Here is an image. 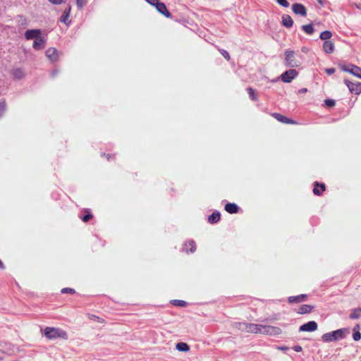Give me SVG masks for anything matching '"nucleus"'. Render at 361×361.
<instances>
[{"label": "nucleus", "instance_id": "obj_1", "mask_svg": "<svg viewBox=\"0 0 361 361\" xmlns=\"http://www.w3.org/2000/svg\"><path fill=\"white\" fill-rule=\"evenodd\" d=\"M43 335L49 340H54L57 338H61L63 340L68 339V334L66 331L56 327H46L44 329Z\"/></svg>", "mask_w": 361, "mask_h": 361}, {"label": "nucleus", "instance_id": "obj_2", "mask_svg": "<svg viewBox=\"0 0 361 361\" xmlns=\"http://www.w3.org/2000/svg\"><path fill=\"white\" fill-rule=\"evenodd\" d=\"M348 333V329H340L331 332L326 333L322 335V340L324 342L329 343L343 339Z\"/></svg>", "mask_w": 361, "mask_h": 361}, {"label": "nucleus", "instance_id": "obj_3", "mask_svg": "<svg viewBox=\"0 0 361 361\" xmlns=\"http://www.w3.org/2000/svg\"><path fill=\"white\" fill-rule=\"evenodd\" d=\"M233 326L238 330L250 334H259V324L247 322H235Z\"/></svg>", "mask_w": 361, "mask_h": 361}, {"label": "nucleus", "instance_id": "obj_4", "mask_svg": "<svg viewBox=\"0 0 361 361\" xmlns=\"http://www.w3.org/2000/svg\"><path fill=\"white\" fill-rule=\"evenodd\" d=\"M259 334L271 336L279 335L281 333V330L279 327L262 324H259Z\"/></svg>", "mask_w": 361, "mask_h": 361}, {"label": "nucleus", "instance_id": "obj_5", "mask_svg": "<svg viewBox=\"0 0 361 361\" xmlns=\"http://www.w3.org/2000/svg\"><path fill=\"white\" fill-rule=\"evenodd\" d=\"M339 66L343 71L350 73L352 75L361 79V68L360 67L353 64H349L348 66L340 65Z\"/></svg>", "mask_w": 361, "mask_h": 361}, {"label": "nucleus", "instance_id": "obj_6", "mask_svg": "<svg viewBox=\"0 0 361 361\" xmlns=\"http://www.w3.org/2000/svg\"><path fill=\"white\" fill-rule=\"evenodd\" d=\"M285 65L288 67H298L299 63L294 59V51L292 50H286L285 51Z\"/></svg>", "mask_w": 361, "mask_h": 361}, {"label": "nucleus", "instance_id": "obj_7", "mask_svg": "<svg viewBox=\"0 0 361 361\" xmlns=\"http://www.w3.org/2000/svg\"><path fill=\"white\" fill-rule=\"evenodd\" d=\"M298 75V72L295 69H289L281 75V78L284 82H290Z\"/></svg>", "mask_w": 361, "mask_h": 361}, {"label": "nucleus", "instance_id": "obj_8", "mask_svg": "<svg viewBox=\"0 0 361 361\" xmlns=\"http://www.w3.org/2000/svg\"><path fill=\"white\" fill-rule=\"evenodd\" d=\"M344 82L351 93H354L355 94L361 93V82L353 83L347 79H345Z\"/></svg>", "mask_w": 361, "mask_h": 361}, {"label": "nucleus", "instance_id": "obj_9", "mask_svg": "<svg viewBox=\"0 0 361 361\" xmlns=\"http://www.w3.org/2000/svg\"><path fill=\"white\" fill-rule=\"evenodd\" d=\"M317 327L318 326L316 322L310 321L300 326L299 331L312 332L316 331L317 329Z\"/></svg>", "mask_w": 361, "mask_h": 361}, {"label": "nucleus", "instance_id": "obj_10", "mask_svg": "<svg viewBox=\"0 0 361 361\" xmlns=\"http://www.w3.org/2000/svg\"><path fill=\"white\" fill-rule=\"evenodd\" d=\"M292 9L295 14L300 15L303 17L307 16V9L302 4L296 3L293 4Z\"/></svg>", "mask_w": 361, "mask_h": 361}, {"label": "nucleus", "instance_id": "obj_11", "mask_svg": "<svg viewBox=\"0 0 361 361\" xmlns=\"http://www.w3.org/2000/svg\"><path fill=\"white\" fill-rule=\"evenodd\" d=\"M42 35V31L39 29L28 30L25 32V38L27 40L35 39Z\"/></svg>", "mask_w": 361, "mask_h": 361}, {"label": "nucleus", "instance_id": "obj_12", "mask_svg": "<svg viewBox=\"0 0 361 361\" xmlns=\"http://www.w3.org/2000/svg\"><path fill=\"white\" fill-rule=\"evenodd\" d=\"M152 5L155 6L157 10L165 17L171 18V13L167 10V8L164 3L159 2V0H157V3H154V4Z\"/></svg>", "mask_w": 361, "mask_h": 361}, {"label": "nucleus", "instance_id": "obj_13", "mask_svg": "<svg viewBox=\"0 0 361 361\" xmlns=\"http://www.w3.org/2000/svg\"><path fill=\"white\" fill-rule=\"evenodd\" d=\"M46 56L52 62H55L58 60L59 54L56 49L50 47L46 51Z\"/></svg>", "mask_w": 361, "mask_h": 361}, {"label": "nucleus", "instance_id": "obj_14", "mask_svg": "<svg viewBox=\"0 0 361 361\" xmlns=\"http://www.w3.org/2000/svg\"><path fill=\"white\" fill-rule=\"evenodd\" d=\"M46 44V39L42 35L35 39L32 44V47L35 50H40L44 48Z\"/></svg>", "mask_w": 361, "mask_h": 361}, {"label": "nucleus", "instance_id": "obj_15", "mask_svg": "<svg viewBox=\"0 0 361 361\" xmlns=\"http://www.w3.org/2000/svg\"><path fill=\"white\" fill-rule=\"evenodd\" d=\"M182 249L183 252H188L190 251V252L193 253L196 250L195 242L192 240L186 241Z\"/></svg>", "mask_w": 361, "mask_h": 361}, {"label": "nucleus", "instance_id": "obj_16", "mask_svg": "<svg viewBox=\"0 0 361 361\" xmlns=\"http://www.w3.org/2000/svg\"><path fill=\"white\" fill-rule=\"evenodd\" d=\"M307 298L306 294H301L296 296H290L288 298V302L290 304L293 303H300L303 301H305Z\"/></svg>", "mask_w": 361, "mask_h": 361}, {"label": "nucleus", "instance_id": "obj_17", "mask_svg": "<svg viewBox=\"0 0 361 361\" xmlns=\"http://www.w3.org/2000/svg\"><path fill=\"white\" fill-rule=\"evenodd\" d=\"M71 11V6H68V7L63 11V13L60 18V21L61 23L66 24V25L70 24L71 22L68 21V18L70 16Z\"/></svg>", "mask_w": 361, "mask_h": 361}, {"label": "nucleus", "instance_id": "obj_18", "mask_svg": "<svg viewBox=\"0 0 361 361\" xmlns=\"http://www.w3.org/2000/svg\"><path fill=\"white\" fill-rule=\"evenodd\" d=\"M314 306L310 305H302L299 307L297 312L300 314L310 313L314 310Z\"/></svg>", "mask_w": 361, "mask_h": 361}, {"label": "nucleus", "instance_id": "obj_19", "mask_svg": "<svg viewBox=\"0 0 361 361\" xmlns=\"http://www.w3.org/2000/svg\"><path fill=\"white\" fill-rule=\"evenodd\" d=\"M225 210L229 214H236L238 212L239 207L235 203H228L225 205Z\"/></svg>", "mask_w": 361, "mask_h": 361}, {"label": "nucleus", "instance_id": "obj_20", "mask_svg": "<svg viewBox=\"0 0 361 361\" xmlns=\"http://www.w3.org/2000/svg\"><path fill=\"white\" fill-rule=\"evenodd\" d=\"M324 190L325 185L324 183L319 184L318 182H314L313 192L315 195H321Z\"/></svg>", "mask_w": 361, "mask_h": 361}, {"label": "nucleus", "instance_id": "obj_21", "mask_svg": "<svg viewBox=\"0 0 361 361\" xmlns=\"http://www.w3.org/2000/svg\"><path fill=\"white\" fill-rule=\"evenodd\" d=\"M323 49L326 54H331L334 51V44L331 41H325L323 44Z\"/></svg>", "mask_w": 361, "mask_h": 361}, {"label": "nucleus", "instance_id": "obj_22", "mask_svg": "<svg viewBox=\"0 0 361 361\" xmlns=\"http://www.w3.org/2000/svg\"><path fill=\"white\" fill-rule=\"evenodd\" d=\"M272 116L279 121L283 123H294V122L288 118L287 117L277 113H274L272 114Z\"/></svg>", "mask_w": 361, "mask_h": 361}, {"label": "nucleus", "instance_id": "obj_23", "mask_svg": "<svg viewBox=\"0 0 361 361\" xmlns=\"http://www.w3.org/2000/svg\"><path fill=\"white\" fill-rule=\"evenodd\" d=\"M282 24L286 27H291L293 25V20L289 15H284L282 17Z\"/></svg>", "mask_w": 361, "mask_h": 361}, {"label": "nucleus", "instance_id": "obj_24", "mask_svg": "<svg viewBox=\"0 0 361 361\" xmlns=\"http://www.w3.org/2000/svg\"><path fill=\"white\" fill-rule=\"evenodd\" d=\"M221 214L219 212H214L208 216V221L210 224H215L220 219Z\"/></svg>", "mask_w": 361, "mask_h": 361}, {"label": "nucleus", "instance_id": "obj_25", "mask_svg": "<svg viewBox=\"0 0 361 361\" xmlns=\"http://www.w3.org/2000/svg\"><path fill=\"white\" fill-rule=\"evenodd\" d=\"M176 348L180 352H188L190 350L189 345L185 343H178L176 345Z\"/></svg>", "mask_w": 361, "mask_h": 361}, {"label": "nucleus", "instance_id": "obj_26", "mask_svg": "<svg viewBox=\"0 0 361 361\" xmlns=\"http://www.w3.org/2000/svg\"><path fill=\"white\" fill-rule=\"evenodd\" d=\"M359 330H360V326L359 325H356L353 328V340L355 341H358L361 338V334H360Z\"/></svg>", "mask_w": 361, "mask_h": 361}, {"label": "nucleus", "instance_id": "obj_27", "mask_svg": "<svg viewBox=\"0 0 361 361\" xmlns=\"http://www.w3.org/2000/svg\"><path fill=\"white\" fill-rule=\"evenodd\" d=\"M360 317H361V307H357L353 310L350 315V318L351 319H357Z\"/></svg>", "mask_w": 361, "mask_h": 361}, {"label": "nucleus", "instance_id": "obj_28", "mask_svg": "<svg viewBox=\"0 0 361 361\" xmlns=\"http://www.w3.org/2000/svg\"><path fill=\"white\" fill-rule=\"evenodd\" d=\"M12 75L16 79H20L23 77V71L20 68H16L12 71Z\"/></svg>", "mask_w": 361, "mask_h": 361}, {"label": "nucleus", "instance_id": "obj_29", "mask_svg": "<svg viewBox=\"0 0 361 361\" xmlns=\"http://www.w3.org/2000/svg\"><path fill=\"white\" fill-rule=\"evenodd\" d=\"M302 29L308 35H312L314 32V29L312 24L302 25Z\"/></svg>", "mask_w": 361, "mask_h": 361}, {"label": "nucleus", "instance_id": "obj_30", "mask_svg": "<svg viewBox=\"0 0 361 361\" xmlns=\"http://www.w3.org/2000/svg\"><path fill=\"white\" fill-rule=\"evenodd\" d=\"M247 93H248V94L250 96V98L252 100H253V101L257 100V94L255 93V90L252 87H248L247 89Z\"/></svg>", "mask_w": 361, "mask_h": 361}, {"label": "nucleus", "instance_id": "obj_31", "mask_svg": "<svg viewBox=\"0 0 361 361\" xmlns=\"http://www.w3.org/2000/svg\"><path fill=\"white\" fill-rule=\"evenodd\" d=\"M332 36V34L330 31L326 30L322 32L320 34V38L323 40L328 41L327 39H330Z\"/></svg>", "mask_w": 361, "mask_h": 361}, {"label": "nucleus", "instance_id": "obj_32", "mask_svg": "<svg viewBox=\"0 0 361 361\" xmlns=\"http://www.w3.org/2000/svg\"><path fill=\"white\" fill-rule=\"evenodd\" d=\"M6 103L4 99L0 100V118L3 116L4 113L6 111Z\"/></svg>", "mask_w": 361, "mask_h": 361}, {"label": "nucleus", "instance_id": "obj_33", "mask_svg": "<svg viewBox=\"0 0 361 361\" xmlns=\"http://www.w3.org/2000/svg\"><path fill=\"white\" fill-rule=\"evenodd\" d=\"M324 104L328 107H333L335 105L336 102L335 100L332 99H326L324 100Z\"/></svg>", "mask_w": 361, "mask_h": 361}, {"label": "nucleus", "instance_id": "obj_34", "mask_svg": "<svg viewBox=\"0 0 361 361\" xmlns=\"http://www.w3.org/2000/svg\"><path fill=\"white\" fill-rule=\"evenodd\" d=\"M172 303L180 307H184L186 305V302L180 300H173Z\"/></svg>", "mask_w": 361, "mask_h": 361}, {"label": "nucleus", "instance_id": "obj_35", "mask_svg": "<svg viewBox=\"0 0 361 361\" xmlns=\"http://www.w3.org/2000/svg\"><path fill=\"white\" fill-rule=\"evenodd\" d=\"M276 2L284 8L289 7L290 4L286 0H276Z\"/></svg>", "mask_w": 361, "mask_h": 361}, {"label": "nucleus", "instance_id": "obj_36", "mask_svg": "<svg viewBox=\"0 0 361 361\" xmlns=\"http://www.w3.org/2000/svg\"><path fill=\"white\" fill-rule=\"evenodd\" d=\"M61 293L73 294L75 293V290L71 288H64L61 290Z\"/></svg>", "mask_w": 361, "mask_h": 361}, {"label": "nucleus", "instance_id": "obj_37", "mask_svg": "<svg viewBox=\"0 0 361 361\" xmlns=\"http://www.w3.org/2000/svg\"><path fill=\"white\" fill-rule=\"evenodd\" d=\"M221 55L226 59H227L228 61L230 60V55L228 53V51H226V50L224 49H221Z\"/></svg>", "mask_w": 361, "mask_h": 361}, {"label": "nucleus", "instance_id": "obj_38", "mask_svg": "<svg viewBox=\"0 0 361 361\" xmlns=\"http://www.w3.org/2000/svg\"><path fill=\"white\" fill-rule=\"evenodd\" d=\"M92 218V215L90 214H87L85 216H83L81 219L84 221V222H87L90 219H91Z\"/></svg>", "mask_w": 361, "mask_h": 361}, {"label": "nucleus", "instance_id": "obj_39", "mask_svg": "<svg viewBox=\"0 0 361 361\" xmlns=\"http://www.w3.org/2000/svg\"><path fill=\"white\" fill-rule=\"evenodd\" d=\"M50 3L54 5H59L63 3V0H48Z\"/></svg>", "mask_w": 361, "mask_h": 361}, {"label": "nucleus", "instance_id": "obj_40", "mask_svg": "<svg viewBox=\"0 0 361 361\" xmlns=\"http://www.w3.org/2000/svg\"><path fill=\"white\" fill-rule=\"evenodd\" d=\"M76 4L78 8H81L84 6L85 2L83 0H76Z\"/></svg>", "mask_w": 361, "mask_h": 361}, {"label": "nucleus", "instance_id": "obj_41", "mask_svg": "<svg viewBox=\"0 0 361 361\" xmlns=\"http://www.w3.org/2000/svg\"><path fill=\"white\" fill-rule=\"evenodd\" d=\"M335 68H326L325 69V72L328 74V75H331V74H334L335 73Z\"/></svg>", "mask_w": 361, "mask_h": 361}, {"label": "nucleus", "instance_id": "obj_42", "mask_svg": "<svg viewBox=\"0 0 361 361\" xmlns=\"http://www.w3.org/2000/svg\"><path fill=\"white\" fill-rule=\"evenodd\" d=\"M302 347L300 345H295L293 347V350L295 351V352H300L302 351Z\"/></svg>", "mask_w": 361, "mask_h": 361}, {"label": "nucleus", "instance_id": "obj_43", "mask_svg": "<svg viewBox=\"0 0 361 361\" xmlns=\"http://www.w3.org/2000/svg\"><path fill=\"white\" fill-rule=\"evenodd\" d=\"M149 4L151 5L154 4V3H157V0H146Z\"/></svg>", "mask_w": 361, "mask_h": 361}, {"label": "nucleus", "instance_id": "obj_44", "mask_svg": "<svg viewBox=\"0 0 361 361\" xmlns=\"http://www.w3.org/2000/svg\"><path fill=\"white\" fill-rule=\"evenodd\" d=\"M307 91L306 88H302L299 90V92L300 93H305Z\"/></svg>", "mask_w": 361, "mask_h": 361}, {"label": "nucleus", "instance_id": "obj_45", "mask_svg": "<svg viewBox=\"0 0 361 361\" xmlns=\"http://www.w3.org/2000/svg\"><path fill=\"white\" fill-rule=\"evenodd\" d=\"M91 319H97L98 322H100V318L95 315H92Z\"/></svg>", "mask_w": 361, "mask_h": 361}, {"label": "nucleus", "instance_id": "obj_46", "mask_svg": "<svg viewBox=\"0 0 361 361\" xmlns=\"http://www.w3.org/2000/svg\"><path fill=\"white\" fill-rule=\"evenodd\" d=\"M5 267H4V265L3 264V262H1V260L0 259V269H4Z\"/></svg>", "mask_w": 361, "mask_h": 361}, {"label": "nucleus", "instance_id": "obj_47", "mask_svg": "<svg viewBox=\"0 0 361 361\" xmlns=\"http://www.w3.org/2000/svg\"><path fill=\"white\" fill-rule=\"evenodd\" d=\"M317 1L320 5L323 6L324 0H317Z\"/></svg>", "mask_w": 361, "mask_h": 361}, {"label": "nucleus", "instance_id": "obj_48", "mask_svg": "<svg viewBox=\"0 0 361 361\" xmlns=\"http://www.w3.org/2000/svg\"><path fill=\"white\" fill-rule=\"evenodd\" d=\"M107 159L109 160V159H110V155L109 154H107Z\"/></svg>", "mask_w": 361, "mask_h": 361}, {"label": "nucleus", "instance_id": "obj_49", "mask_svg": "<svg viewBox=\"0 0 361 361\" xmlns=\"http://www.w3.org/2000/svg\"><path fill=\"white\" fill-rule=\"evenodd\" d=\"M281 350H285V349H287V348H281Z\"/></svg>", "mask_w": 361, "mask_h": 361}]
</instances>
